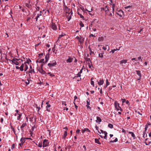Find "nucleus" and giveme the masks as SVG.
Instances as JSON below:
<instances>
[{
  "mask_svg": "<svg viewBox=\"0 0 151 151\" xmlns=\"http://www.w3.org/2000/svg\"><path fill=\"white\" fill-rule=\"evenodd\" d=\"M114 142H116L118 141V139L117 138H116L115 139L113 140Z\"/></svg>",
  "mask_w": 151,
  "mask_h": 151,
  "instance_id": "58",
  "label": "nucleus"
},
{
  "mask_svg": "<svg viewBox=\"0 0 151 151\" xmlns=\"http://www.w3.org/2000/svg\"><path fill=\"white\" fill-rule=\"evenodd\" d=\"M121 47H119V49L116 48V49H114L113 50H111V51L110 52H112L113 53L115 51H116V50H120V48H121Z\"/></svg>",
  "mask_w": 151,
  "mask_h": 151,
  "instance_id": "20",
  "label": "nucleus"
},
{
  "mask_svg": "<svg viewBox=\"0 0 151 151\" xmlns=\"http://www.w3.org/2000/svg\"><path fill=\"white\" fill-rule=\"evenodd\" d=\"M22 113H19V114H17L18 115H19V116L17 117V119L18 120H20V119L21 118V117L22 115Z\"/></svg>",
  "mask_w": 151,
  "mask_h": 151,
  "instance_id": "23",
  "label": "nucleus"
},
{
  "mask_svg": "<svg viewBox=\"0 0 151 151\" xmlns=\"http://www.w3.org/2000/svg\"><path fill=\"white\" fill-rule=\"evenodd\" d=\"M81 76V74L80 73H78L76 75V77H80Z\"/></svg>",
  "mask_w": 151,
  "mask_h": 151,
  "instance_id": "45",
  "label": "nucleus"
},
{
  "mask_svg": "<svg viewBox=\"0 0 151 151\" xmlns=\"http://www.w3.org/2000/svg\"><path fill=\"white\" fill-rule=\"evenodd\" d=\"M97 120H96V122H99V123L101 121V119L100 118L99 116H97L96 117Z\"/></svg>",
  "mask_w": 151,
  "mask_h": 151,
  "instance_id": "17",
  "label": "nucleus"
},
{
  "mask_svg": "<svg viewBox=\"0 0 151 151\" xmlns=\"http://www.w3.org/2000/svg\"><path fill=\"white\" fill-rule=\"evenodd\" d=\"M74 104L75 105V107L76 108V109H77L78 108V106H77L76 104V102H75V101H74Z\"/></svg>",
  "mask_w": 151,
  "mask_h": 151,
  "instance_id": "46",
  "label": "nucleus"
},
{
  "mask_svg": "<svg viewBox=\"0 0 151 151\" xmlns=\"http://www.w3.org/2000/svg\"><path fill=\"white\" fill-rule=\"evenodd\" d=\"M32 72H35V71H34V69L33 70H30L29 71V73H32Z\"/></svg>",
  "mask_w": 151,
  "mask_h": 151,
  "instance_id": "60",
  "label": "nucleus"
},
{
  "mask_svg": "<svg viewBox=\"0 0 151 151\" xmlns=\"http://www.w3.org/2000/svg\"><path fill=\"white\" fill-rule=\"evenodd\" d=\"M106 47H102L103 49L104 50H106L108 48V50H109V46H108V45H106Z\"/></svg>",
  "mask_w": 151,
  "mask_h": 151,
  "instance_id": "25",
  "label": "nucleus"
},
{
  "mask_svg": "<svg viewBox=\"0 0 151 151\" xmlns=\"http://www.w3.org/2000/svg\"><path fill=\"white\" fill-rule=\"evenodd\" d=\"M147 128H148V126L147 125H146L145 126V131L146 132V131L147 130Z\"/></svg>",
  "mask_w": 151,
  "mask_h": 151,
  "instance_id": "47",
  "label": "nucleus"
},
{
  "mask_svg": "<svg viewBox=\"0 0 151 151\" xmlns=\"http://www.w3.org/2000/svg\"><path fill=\"white\" fill-rule=\"evenodd\" d=\"M127 60H121L120 62V64H125L127 62Z\"/></svg>",
  "mask_w": 151,
  "mask_h": 151,
  "instance_id": "15",
  "label": "nucleus"
},
{
  "mask_svg": "<svg viewBox=\"0 0 151 151\" xmlns=\"http://www.w3.org/2000/svg\"><path fill=\"white\" fill-rule=\"evenodd\" d=\"M109 9L108 8H107L106 9H105V11L106 12L107 11H109Z\"/></svg>",
  "mask_w": 151,
  "mask_h": 151,
  "instance_id": "64",
  "label": "nucleus"
},
{
  "mask_svg": "<svg viewBox=\"0 0 151 151\" xmlns=\"http://www.w3.org/2000/svg\"><path fill=\"white\" fill-rule=\"evenodd\" d=\"M108 126L111 128H113V125L111 124H108Z\"/></svg>",
  "mask_w": 151,
  "mask_h": 151,
  "instance_id": "36",
  "label": "nucleus"
},
{
  "mask_svg": "<svg viewBox=\"0 0 151 151\" xmlns=\"http://www.w3.org/2000/svg\"><path fill=\"white\" fill-rule=\"evenodd\" d=\"M104 137L101 135H100V137L102 138H104V139L107 140V132H104Z\"/></svg>",
  "mask_w": 151,
  "mask_h": 151,
  "instance_id": "13",
  "label": "nucleus"
},
{
  "mask_svg": "<svg viewBox=\"0 0 151 151\" xmlns=\"http://www.w3.org/2000/svg\"><path fill=\"white\" fill-rule=\"evenodd\" d=\"M86 61H88V62L90 61V63H91V61L90 60V59L89 58H86Z\"/></svg>",
  "mask_w": 151,
  "mask_h": 151,
  "instance_id": "50",
  "label": "nucleus"
},
{
  "mask_svg": "<svg viewBox=\"0 0 151 151\" xmlns=\"http://www.w3.org/2000/svg\"><path fill=\"white\" fill-rule=\"evenodd\" d=\"M81 131L83 133L84 132L86 131L88 132H90V131L87 128H84L83 129H82Z\"/></svg>",
  "mask_w": 151,
  "mask_h": 151,
  "instance_id": "14",
  "label": "nucleus"
},
{
  "mask_svg": "<svg viewBox=\"0 0 151 151\" xmlns=\"http://www.w3.org/2000/svg\"><path fill=\"white\" fill-rule=\"evenodd\" d=\"M67 135V131H65L63 135V138L65 139Z\"/></svg>",
  "mask_w": 151,
  "mask_h": 151,
  "instance_id": "18",
  "label": "nucleus"
},
{
  "mask_svg": "<svg viewBox=\"0 0 151 151\" xmlns=\"http://www.w3.org/2000/svg\"><path fill=\"white\" fill-rule=\"evenodd\" d=\"M125 103L126 104H129L128 105H129V101H128V100H126V101H125Z\"/></svg>",
  "mask_w": 151,
  "mask_h": 151,
  "instance_id": "55",
  "label": "nucleus"
},
{
  "mask_svg": "<svg viewBox=\"0 0 151 151\" xmlns=\"http://www.w3.org/2000/svg\"><path fill=\"white\" fill-rule=\"evenodd\" d=\"M13 60L14 61L15 60L17 61H19V60H21L22 61V60H21L20 59H17V58H13Z\"/></svg>",
  "mask_w": 151,
  "mask_h": 151,
  "instance_id": "39",
  "label": "nucleus"
},
{
  "mask_svg": "<svg viewBox=\"0 0 151 151\" xmlns=\"http://www.w3.org/2000/svg\"><path fill=\"white\" fill-rule=\"evenodd\" d=\"M80 8L83 12H84V9L83 7H80Z\"/></svg>",
  "mask_w": 151,
  "mask_h": 151,
  "instance_id": "63",
  "label": "nucleus"
},
{
  "mask_svg": "<svg viewBox=\"0 0 151 151\" xmlns=\"http://www.w3.org/2000/svg\"><path fill=\"white\" fill-rule=\"evenodd\" d=\"M104 83V81L103 79H100L99 81H98V83L99 86H101L103 85Z\"/></svg>",
  "mask_w": 151,
  "mask_h": 151,
  "instance_id": "12",
  "label": "nucleus"
},
{
  "mask_svg": "<svg viewBox=\"0 0 151 151\" xmlns=\"http://www.w3.org/2000/svg\"><path fill=\"white\" fill-rule=\"evenodd\" d=\"M116 13L117 15L121 17L122 16V15H124L123 12L122 10H119V11H117V12H116Z\"/></svg>",
  "mask_w": 151,
  "mask_h": 151,
  "instance_id": "6",
  "label": "nucleus"
},
{
  "mask_svg": "<svg viewBox=\"0 0 151 151\" xmlns=\"http://www.w3.org/2000/svg\"><path fill=\"white\" fill-rule=\"evenodd\" d=\"M62 104L64 105L65 106H66V104L65 103V102L63 101L62 102Z\"/></svg>",
  "mask_w": 151,
  "mask_h": 151,
  "instance_id": "62",
  "label": "nucleus"
},
{
  "mask_svg": "<svg viewBox=\"0 0 151 151\" xmlns=\"http://www.w3.org/2000/svg\"><path fill=\"white\" fill-rule=\"evenodd\" d=\"M64 35H65V34H62V35H59V37H58V40H59V39H60V38H61L62 37L64 36Z\"/></svg>",
  "mask_w": 151,
  "mask_h": 151,
  "instance_id": "37",
  "label": "nucleus"
},
{
  "mask_svg": "<svg viewBox=\"0 0 151 151\" xmlns=\"http://www.w3.org/2000/svg\"><path fill=\"white\" fill-rule=\"evenodd\" d=\"M106 85L105 86V88H106L109 85V82L108 81V80L107 79H106Z\"/></svg>",
  "mask_w": 151,
  "mask_h": 151,
  "instance_id": "29",
  "label": "nucleus"
},
{
  "mask_svg": "<svg viewBox=\"0 0 151 151\" xmlns=\"http://www.w3.org/2000/svg\"><path fill=\"white\" fill-rule=\"evenodd\" d=\"M24 139H25V138L24 137H22L20 139V141L21 142L24 143L25 142Z\"/></svg>",
  "mask_w": 151,
  "mask_h": 151,
  "instance_id": "27",
  "label": "nucleus"
},
{
  "mask_svg": "<svg viewBox=\"0 0 151 151\" xmlns=\"http://www.w3.org/2000/svg\"><path fill=\"white\" fill-rule=\"evenodd\" d=\"M25 68L24 69V71H26L28 68V65L26 64H25Z\"/></svg>",
  "mask_w": 151,
  "mask_h": 151,
  "instance_id": "32",
  "label": "nucleus"
},
{
  "mask_svg": "<svg viewBox=\"0 0 151 151\" xmlns=\"http://www.w3.org/2000/svg\"><path fill=\"white\" fill-rule=\"evenodd\" d=\"M42 143L41 142L39 143L38 145V146L39 147H42Z\"/></svg>",
  "mask_w": 151,
  "mask_h": 151,
  "instance_id": "49",
  "label": "nucleus"
},
{
  "mask_svg": "<svg viewBox=\"0 0 151 151\" xmlns=\"http://www.w3.org/2000/svg\"><path fill=\"white\" fill-rule=\"evenodd\" d=\"M93 78H91V85H93V87L94 86V82L93 81H92V80L93 79Z\"/></svg>",
  "mask_w": 151,
  "mask_h": 151,
  "instance_id": "28",
  "label": "nucleus"
},
{
  "mask_svg": "<svg viewBox=\"0 0 151 151\" xmlns=\"http://www.w3.org/2000/svg\"><path fill=\"white\" fill-rule=\"evenodd\" d=\"M88 49H89V51H90V54L91 55V54H94V52H93L92 51V50H91V49L89 47H88Z\"/></svg>",
  "mask_w": 151,
  "mask_h": 151,
  "instance_id": "30",
  "label": "nucleus"
},
{
  "mask_svg": "<svg viewBox=\"0 0 151 151\" xmlns=\"http://www.w3.org/2000/svg\"><path fill=\"white\" fill-rule=\"evenodd\" d=\"M50 28H52V30L54 31H56L57 29V27L55 24L53 22H51V24L50 25Z\"/></svg>",
  "mask_w": 151,
  "mask_h": 151,
  "instance_id": "1",
  "label": "nucleus"
},
{
  "mask_svg": "<svg viewBox=\"0 0 151 151\" xmlns=\"http://www.w3.org/2000/svg\"><path fill=\"white\" fill-rule=\"evenodd\" d=\"M74 101H75V102H76V99H77V97L76 96H75L74 97Z\"/></svg>",
  "mask_w": 151,
  "mask_h": 151,
  "instance_id": "57",
  "label": "nucleus"
},
{
  "mask_svg": "<svg viewBox=\"0 0 151 151\" xmlns=\"http://www.w3.org/2000/svg\"><path fill=\"white\" fill-rule=\"evenodd\" d=\"M24 66V63H22L21 65V66L20 67V70L21 71H22L24 69L23 68Z\"/></svg>",
  "mask_w": 151,
  "mask_h": 151,
  "instance_id": "21",
  "label": "nucleus"
},
{
  "mask_svg": "<svg viewBox=\"0 0 151 151\" xmlns=\"http://www.w3.org/2000/svg\"><path fill=\"white\" fill-rule=\"evenodd\" d=\"M82 37L81 36L79 37L78 36L76 37V38L78 40L79 42L81 43H83L84 41V39H82Z\"/></svg>",
  "mask_w": 151,
  "mask_h": 151,
  "instance_id": "5",
  "label": "nucleus"
},
{
  "mask_svg": "<svg viewBox=\"0 0 151 151\" xmlns=\"http://www.w3.org/2000/svg\"><path fill=\"white\" fill-rule=\"evenodd\" d=\"M86 102L87 105H86V106L87 107V108L89 109L90 110H91V108L89 106L90 105V100L89 99H88V100L86 101Z\"/></svg>",
  "mask_w": 151,
  "mask_h": 151,
  "instance_id": "8",
  "label": "nucleus"
},
{
  "mask_svg": "<svg viewBox=\"0 0 151 151\" xmlns=\"http://www.w3.org/2000/svg\"><path fill=\"white\" fill-rule=\"evenodd\" d=\"M79 25L81 27H83L84 26V25L81 21L79 23Z\"/></svg>",
  "mask_w": 151,
  "mask_h": 151,
  "instance_id": "33",
  "label": "nucleus"
},
{
  "mask_svg": "<svg viewBox=\"0 0 151 151\" xmlns=\"http://www.w3.org/2000/svg\"><path fill=\"white\" fill-rule=\"evenodd\" d=\"M121 101H122V103H124L126 101V99H121Z\"/></svg>",
  "mask_w": 151,
  "mask_h": 151,
  "instance_id": "44",
  "label": "nucleus"
},
{
  "mask_svg": "<svg viewBox=\"0 0 151 151\" xmlns=\"http://www.w3.org/2000/svg\"><path fill=\"white\" fill-rule=\"evenodd\" d=\"M41 15H42V14H37V15L36 17L38 18H39L40 16H41Z\"/></svg>",
  "mask_w": 151,
  "mask_h": 151,
  "instance_id": "56",
  "label": "nucleus"
},
{
  "mask_svg": "<svg viewBox=\"0 0 151 151\" xmlns=\"http://www.w3.org/2000/svg\"><path fill=\"white\" fill-rule=\"evenodd\" d=\"M43 147H46L48 146L49 145V142L48 141L47 139H45L43 141Z\"/></svg>",
  "mask_w": 151,
  "mask_h": 151,
  "instance_id": "2",
  "label": "nucleus"
},
{
  "mask_svg": "<svg viewBox=\"0 0 151 151\" xmlns=\"http://www.w3.org/2000/svg\"><path fill=\"white\" fill-rule=\"evenodd\" d=\"M27 125V124L26 123H23V124H22L21 127V129L22 132V133L24 132V128Z\"/></svg>",
  "mask_w": 151,
  "mask_h": 151,
  "instance_id": "10",
  "label": "nucleus"
},
{
  "mask_svg": "<svg viewBox=\"0 0 151 151\" xmlns=\"http://www.w3.org/2000/svg\"><path fill=\"white\" fill-rule=\"evenodd\" d=\"M145 133H146V136H145V137H147V134L146 133V132L145 131V130L143 132V138H145Z\"/></svg>",
  "mask_w": 151,
  "mask_h": 151,
  "instance_id": "42",
  "label": "nucleus"
},
{
  "mask_svg": "<svg viewBox=\"0 0 151 151\" xmlns=\"http://www.w3.org/2000/svg\"><path fill=\"white\" fill-rule=\"evenodd\" d=\"M15 144H12V146L11 148L12 150L14 148Z\"/></svg>",
  "mask_w": 151,
  "mask_h": 151,
  "instance_id": "52",
  "label": "nucleus"
},
{
  "mask_svg": "<svg viewBox=\"0 0 151 151\" xmlns=\"http://www.w3.org/2000/svg\"><path fill=\"white\" fill-rule=\"evenodd\" d=\"M122 132H123V133H124V134H125V130L124 129H123V128H122Z\"/></svg>",
  "mask_w": 151,
  "mask_h": 151,
  "instance_id": "59",
  "label": "nucleus"
},
{
  "mask_svg": "<svg viewBox=\"0 0 151 151\" xmlns=\"http://www.w3.org/2000/svg\"><path fill=\"white\" fill-rule=\"evenodd\" d=\"M95 142L96 143H97V144H101V143L99 141V139H95Z\"/></svg>",
  "mask_w": 151,
  "mask_h": 151,
  "instance_id": "26",
  "label": "nucleus"
},
{
  "mask_svg": "<svg viewBox=\"0 0 151 151\" xmlns=\"http://www.w3.org/2000/svg\"><path fill=\"white\" fill-rule=\"evenodd\" d=\"M64 7L66 11H69V10L70 9L68 8V7L66 6H65Z\"/></svg>",
  "mask_w": 151,
  "mask_h": 151,
  "instance_id": "40",
  "label": "nucleus"
},
{
  "mask_svg": "<svg viewBox=\"0 0 151 151\" xmlns=\"http://www.w3.org/2000/svg\"><path fill=\"white\" fill-rule=\"evenodd\" d=\"M11 129L14 132V134L16 135V137L17 138V134H16V132L14 129L12 125L11 126Z\"/></svg>",
  "mask_w": 151,
  "mask_h": 151,
  "instance_id": "19",
  "label": "nucleus"
},
{
  "mask_svg": "<svg viewBox=\"0 0 151 151\" xmlns=\"http://www.w3.org/2000/svg\"><path fill=\"white\" fill-rule=\"evenodd\" d=\"M132 6H125L124 7V8L126 9H129L132 7Z\"/></svg>",
  "mask_w": 151,
  "mask_h": 151,
  "instance_id": "41",
  "label": "nucleus"
},
{
  "mask_svg": "<svg viewBox=\"0 0 151 151\" xmlns=\"http://www.w3.org/2000/svg\"><path fill=\"white\" fill-rule=\"evenodd\" d=\"M4 119L3 118H1L0 119V122H1V123H2L3 122Z\"/></svg>",
  "mask_w": 151,
  "mask_h": 151,
  "instance_id": "61",
  "label": "nucleus"
},
{
  "mask_svg": "<svg viewBox=\"0 0 151 151\" xmlns=\"http://www.w3.org/2000/svg\"><path fill=\"white\" fill-rule=\"evenodd\" d=\"M99 57L100 58H103L104 57L103 55H102V54H100V53H99Z\"/></svg>",
  "mask_w": 151,
  "mask_h": 151,
  "instance_id": "43",
  "label": "nucleus"
},
{
  "mask_svg": "<svg viewBox=\"0 0 151 151\" xmlns=\"http://www.w3.org/2000/svg\"><path fill=\"white\" fill-rule=\"evenodd\" d=\"M48 74H49L51 77H53L55 76L53 74H52L50 72H48L47 73Z\"/></svg>",
  "mask_w": 151,
  "mask_h": 151,
  "instance_id": "38",
  "label": "nucleus"
},
{
  "mask_svg": "<svg viewBox=\"0 0 151 151\" xmlns=\"http://www.w3.org/2000/svg\"><path fill=\"white\" fill-rule=\"evenodd\" d=\"M136 72L137 74L140 76V77H141V73L140 71L139 70H136Z\"/></svg>",
  "mask_w": 151,
  "mask_h": 151,
  "instance_id": "24",
  "label": "nucleus"
},
{
  "mask_svg": "<svg viewBox=\"0 0 151 151\" xmlns=\"http://www.w3.org/2000/svg\"><path fill=\"white\" fill-rule=\"evenodd\" d=\"M49 58V55H46L45 57V63H46L47 62V61L48 60Z\"/></svg>",
  "mask_w": 151,
  "mask_h": 151,
  "instance_id": "22",
  "label": "nucleus"
},
{
  "mask_svg": "<svg viewBox=\"0 0 151 151\" xmlns=\"http://www.w3.org/2000/svg\"><path fill=\"white\" fill-rule=\"evenodd\" d=\"M129 134H131L133 138V139H135V135L134 133L133 132H129Z\"/></svg>",
  "mask_w": 151,
  "mask_h": 151,
  "instance_id": "16",
  "label": "nucleus"
},
{
  "mask_svg": "<svg viewBox=\"0 0 151 151\" xmlns=\"http://www.w3.org/2000/svg\"><path fill=\"white\" fill-rule=\"evenodd\" d=\"M49 101H47L46 102V104H47L46 106V110L48 112L50 111V107L51 106V105L49 104Z\"/></svg>",
  "mask_w": 151,
  "mask_h": 151,
  "instance_id": "4",
  "label": "nucleus"
},
{
  "mask_svg": "<svg viewBox=\"0 0 151 151\" xmlns=\"http://www.w3.org/2000/svg\"><path fill=\"white\" fill-rule=\"evenodd\" d=\"M80 132V130L79 129H78L76 132V136H77V134H79Z\"/></svg>",
  "mask_w": 151,
  "mask_h": 151,
  "instance_id": "34",
  "label": "nucleus"
},
{
  "mask_svg": "<svg viewBox=\"0 0 151 151\" xmlns=\"http://www.w3.org/2000/svg\"><path fill=\"white\" fill-rule=\"evenodd\" d=\"M114 105L115 108L117 110H120L121 111H122V108L121 107H120L119 106V103H115Z\"/></svg>",
  "mask_w": 151,
  "mask_h": 151,
  "instance_id": "3",
  "label": "nucleus"
},
{
  "mask_svg": "<svg viewBox=\"0 0 151 151\" xmlns=\"http://www.w3.org/2000/svg\"><path fill=\"white\" fill-rule=\"evenodd\" d=\"M29 62H31V60L29 59L28 60H27V61L26 62H25L24 63V64H25L27 63L29 64Z\"/></svg>",
  "mask_w": 151,
  "mask_h": 151,
  "instance_id": "31",
  "label": "nucleus"
},
{
  "mask_svg": "<svg viewBox=\"0 0 151 151\" xmlns=\"http://www.w3.org/2000/svg\"><path fill=\"white\" fill-rule=\"evenodd\" d=\"M68 58L66 60V62L67 63H70L72 62V60H73V58H72L70 56H68Z\"/></svg>",
  "mask_w": 151,
  "mask_h": 151,
  "instance_id": "11",
  "label": "nucleus"
},
{
  "mask_svg": "<svg viewBox=\"0 0 151 151\" xmlns=\"http://www.w3.org/2000/svg\"><path fill=\"white\" fill-rule=\"evenodd\" d=\"M26 6L28 8H30V5L28 4H27V3L26 4Z\"/></svg>",
  "mask_w": 151,
  "mask_h": 151,
  "instance_id": "54",
  "label": "nucleus"
},
{
  "mask_svg": "<svg viewBox=\"0 0 151 151\" xmlns=\"http://www.w3.org/2000/svg\"><path fill=\"white\" fill-rule=\"evenodd\" d=\"M56 61H55L54 62H53L52 63H50L48 64V65L49 67L50 68V67H52L53 66H54L56 65Z\"/></svg>",
  "mask_w": 151,
  "mask_h": 151,
  "instance_id": "9",
  "label": "nucleus"
},
{
  "mask_svg": "<svg viewBox=\"0 0 151 151\" xmlns=\"http://www.w3.org/2000/svg\"><path fill=\"white\" fill-rule=\"evenodd\" d=\"M35 5L36 6V10H37L38 11L39 10L40 8V7L39 6H37V4H36Z\"/></svg>",
  "mask_w": 151,
  "mask_h": 151,
  "instance_id": "48",
  "label": "nucleus"
},
{
  "mask_svg": "<svg viewBox=\"0 0 151 151\" xmlns=\"http://www.w3.org/2000/svg\"><path fill=\"white\" fill-rule=\"evenodd\" d=\"M96 19H94V21H92L91 22V24L90 25H93V24H94V23L95 22V21H96Z\"/></svg>",
  "mask_w": 151,
  "mask_h": 151,
  "instance_id": "51",
  "label": "nucleus"
},
{
  "mask_svg": "<svg viewBox=\"0 0 151 151\" xmlns=\"http://www.w3.org/2000/svg\"><path fill=\"white\" fill-rule=\"evenodd\" d=\"M71 16H70L68 17V21H69L71 19Z\"/></svg>",
  "mask_w": 151,
  "mask_h": 151,
  "instance_id": "53",
  "label": "nucleus"
},
{
  "mask_svg": "<svg viewBox=\"0 0 151 151\" xmlns=\"http://www.w3.org/2000/svg\"><path fill=\"white\" fill-rule=\"evenodd\" d=\"M44 59H41L40 60V63H45V62H44Z\"/></svg>",
  "mask_w": 151,
  "mask_h": 151,
  "instance_id": "35",
  "label": "nucleus"
},
{
  "mask_svg": "<svg viewBox=\"0 0 151 151\" xmlns=\"http://www.w3.org/2000/svg\"><path fill=\"white\" fill-rule=\"evenodd\" d=\"M6 60H9L10 62L11 61L14 64H15L16 65H19V62L18 61H16V60L14 61L13 59L12 60H9L8 59H6Z\"/></svg>",
  "mask_w": 151,
  "mask_h": 151,
  "instance_id": "7",
  "label": "nucleus"
}]
</instances>
